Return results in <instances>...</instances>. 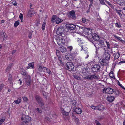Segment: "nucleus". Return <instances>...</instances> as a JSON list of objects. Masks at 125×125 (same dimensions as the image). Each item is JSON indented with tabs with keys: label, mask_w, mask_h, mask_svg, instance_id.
Masks as SVG:
<instances>
[{
	"label": "nucleus",
	"mask_w": 125,
	"mask_h": 125,
	"mask_svg": "<svg viewBox=\"0 0 125 125\" xmlns=\"http://www.w3.org/2000/svg\"><path fill=\"white\" fill-rule=\"evenodd\" d=\"M38 69L40 72L42 71H45V70H47V68L44 67L43 66H39Z\"/></svg>",
	"instance_id": "a211bd4d"
},
{
	"label": "nucleus",
	"mask_w": 125,
	"mask_h": 125,
	"mask_svg": "<svg viewBox=\"0 0 125 125\" xmlns=\"http://www.w3.org/2000/svg\"><path fill=\"white\" fill-rule=\"evenodd\" d=\"M79 114H81L82 112V110L81 109L79 108Z\"/></svg>",
	"instance_id": "4d7b16f0"
},
{
	"label": "nucleus",
	"mask_w": 125,
	"mask_h": 125,
	"mask_svg": "<svg viewBox=\"0 0 125 125\" xmlns=\"http://www.w3.org/2000/svg\"><path fill=\"white\" fill-rule=\"evenodd\" d=\"M65 66L66 67L67 69L69 71L72 70L74 68V66L73 63L71 62H67Z\"/></svg>",
	"instance_id": "39448f33"
},
{
	"label": "nucleus",
	"mask_w": 125,
	"mask_h": 125,
	"mask_svg": "<svg viewBox=\"0 0 125 125\" xmlns=\"http://www.w3.org/2000/svg\"><path fill=\"white\" fill-rule=\"evenodd\" d=\"M81 48H82V50H83V49H86V47H85V46H84L83 45H82L81 46Z\"/></svg>",
	"instance_id": "5fc2aeb1"
},
{
	"label": "nucleus",
	"mask_w": 125,
	"mask_h": 125,
	"mask_svg": "<svg viewBox=\"0 0 125 125\" xmlns=\"http://www.w3.org/2000/svg\"><path fill=\"white\" fill-rule=\"evenodd\" d=\"M64 28L63 27H60L57 29L56 31V34L59 35H61L64 32Z\"/></svg>",
	"instance_id": "0eeeda50"
},
{
	"label": "nucleus",
	"mask_w": 125,
	"mask_h": 125,
	"mask_svg": "<svg viewBox=\"0 0 125 125\" xmlns=\"http://www.w3.org/2000/svg\"><path fill=\"white\" fill-rule=\"evenodd\" d=\"M92 80L93 79H98L99 78V76L98 75L94 74L92 75Z\"/></svg>",
	"instance_id": "7c9ffc66"
},
{
	"label": "nucleus",
	"mask_w": 125,
	"mask_h": 125,
	"mask_svg": "<svg viewBox=\"0 0 125 125\" xmlns=\"http://www.w3.org/2000/svg\"><path fill=\"white\" fill-rule=\"evenodd\" d=\"M114 93L116 95H118L119 94V91L118 90H115L114 91Z\"/></svg>",
	"instance_id": "37998d69"
},
{
	"label": "nucleus",
	"mask_w": 125,
	"mask_h": 125,
	"mask_svg": "<svg viewBox=\"0 0 125 125\" xmlns=\"http://www.w3.org/2000/svg\"><path fill=\"white\" fill-rule=\"evenodd\" d=\"M91 108L94 109H96V107L94 105H92L91 106Z\"/></svg>",
	"instance_id": "3c124183"
},
{
	"label": "nucleus",
	"mask_w": 125,
	"mask_h": 125,
	"mask_svg": "<svg viewBox=\"0 0 125 125\" xmlns=\"http://www.w3.org/2000/svg\"><path fill=\"white\" fill-rule=\"evenodd\" d=\"M22 98L23 99V100L24 101L27 102L28 101V100L27 97H25V96H23L22 97Z\"/></svg>",
	"instance_id": "c9c22d12"
},
{
	"label": "nucleus",
	"mask_w": 125,
	"mask_h": 125,
	"mask_svg": "<svg viewBox=\"0 0 125 125\" xmlns=\"http://www.w3.org/2000/svg\"><path fill=\"white\" fill-rule=\"evenodd\" d=\"M75 57V54H70L69 56V60H72Z\"/></svg>",
	"instance_id": "2f4dec72"
},
{
	"label": "nucleus",
	"mask_w": 125,
	"mask_h": 125,
	"mask_svg": "<svg viewBox=\"0 0 125 125\" xmlns=\"http://www.w3.org/2000/svg\"><path fill=\"white\" fill-rule=\"evenodd\" d=\"M103 92H105L106 94H112L113 92V89L112 88L110 87L106 89H103Z\"/></svg>",
	"instance_id": "1a4fd4ad"
},
{
	"label": "nucleus",
	"mask_w": 125,
	"mask_h": 125,
	"mask_svg": "<svg viewBox=\"0 0 125 125\" xmlns=\"http://www.w3.org/2000/svg\"><path fill=\"white\" fill-rule=\"evenodd\" d=\"M93 2L92 1L91 2H90V4L89 5V7L90 8L91 7V6L93 4Z\"/></svg>",
	"instance_id": "052dcab7"
},
{
	"label": "nucleus",
	"mask_w": 125,
	"mask_h": 125,
	"mask_svg": "<svg viewBox=\"0 0 125 125\" xmlns=\"http://www.w3.org/2000/svg\"><path fill=\"white\" fill-rule=\"evenodd\" d=\"M19 24V22L18 21H16L15 22L14 24V27H16Z\"/></svg>",
	"instance_id": "4c0bfd02"
},
{
	"label": "nucleus",
	"mask_w": 125,
	"mask_h": 125,
	"mask_svg": "<svg viewBox=\"0 0 125 125\" xmlns=\"http://www.w3.org/2000/svg\"><path fill=\"white\" fill-rule=\"evenodd\" d=\"M57 42L59 45L60 46H62L64 44L65 42L64 38H59L58 37L57 39H56Z\"/></svg>",
	"instance_id": "423d86ee"
},
{
	"label": "nucleus",
	"mask_w": 125,
	"mask_h": 125,
	"mask_svg": "<svg viewBox=\"0 0 125 125\" xmlns=\"http://www.w3.org/2000/svg\"><path fill=\"white\" fill-rule=\"evenodd\" d=\"M106 43L107 44L108 48H110V44L109 42L107 41H106Z\"/></svg>",
	"instance_id": "09e8293b"
},
{
	"label": "nucleus",
	"mask_w": 125,
	"mask_h": 125,
	"mask_svg": "<svg viewBox=\"0 0 125 125\" xmlns=\"http://www.w3.org/2000/svg\"><path fill=\"white\" fill-rule=\"evenodd\" d=\"M26 78V79L25 78L24 80L28 85H29L31 84V78L29 75L27 76Z\"/></svg>",
	"instance_id": "9b49d317"
},
{
	"label": "nucleus",
	"mask_w": 125,
	"mask_h": 125,
	"mask_svg": "<svg viewBox=\"0 0 125 125\" xmlns=\"http://www.w3.org/2000/svg\"><path fill=\"white\" fill-rule=\"evenodd\" d=\"M35 13V11L32 9L31 8L30 9L28 12L27 16L29 17H31Z\"/></svg>",
	"instance_id": "f8f14e48"
},
{
	"label": "nucleus",
	"mask_w": 125,
	"mask_h": 125,
	"mask_svg": "<svg viewBox=\"0 0 125 125\" xmlns=\"http://www.w3.org/2000/svg\"><path fill=\"white\" fill-rule=\"evenodd\" d=\"M79 34L81 35L86 37L89 40H90L92 38L95 40H99V36L97 34L95 33L93 34L92 29L79 26Z\"/></svg>",
	"instance_id": "f257e3e1"
},
{
	"label": "nucleus",
	"mask_w": 125,
	"mask_h": 125,
	"mask_svg": "<svg viewBox=\"0 0 125 125\" xmlns=\"http://www.w3.org/2000/svg\"><path fill=\"white\" fill-rule=\"evenodd\" d=\"M23 15L21 13H20L19 15V18L21 22H23Z\"/></svg>",
	"instance_id": "473e14b6"
},
{
	"label": "nucleus",
	"mask_w": 125,
	"mask_h": 125,
	"mask_svg": "<svg viewBox=\"0 0 125 125\" xmlns=\"http://www.w3.org/2000/svg\"><path fill=\"white\" fill-rule=\"evenodd\" d=\"M63 21V20L57 17L56 15H53L52 17L51 21L52 23L55 22L56 24H58L62 22Z\"/></svg>",
	"instance_id": "f03ea898"
},
{
	"label": "nucleus",
	"mask_w": 125,
	"mask_h": 125,
	"mask_svg": "<svg viewBox=\"0 0 125 125\" xmlns=\"http://www.w3.org/2000/svg\"><path fill=\"white\" fill-rule=\"evenodd\" d=\"M105 1L107 3L108 5L110 6L111 7H112V5L111 4V3L109 1H108L107 0H105Z\"/></svg>",
	"instance_id": "de8ad7c7"
},
{
	"label": "nucleus",
	"mask_w": 125,
	"mask_h": 125,
	"mask_svg": "<svg viewBox=\"0 0 125 125\" xmlns=\"http://www.w3.org/2000/svg\"><path fill=\"white\" fill-rule=\"evenodd\" d=\"M114 57L115 59L118 58L120 56V54L118 52H115L114 54Z\"/></svg>",
	"instance_id": "4be33fe9"
},
{
	"label": "nucleus",
	"mask_w": 125,
	"mask_h": 125,
	"mask_svg": "<svg viewBox=\"0 0 125 125\" xmlns=\"http://www.w3.org/2000/svg\"><path fill=\"white\" fill-rule=\"evenodd\" d=\"M45 72H47V73H48V74H51V71L49 70L47 68V70H46L45 71Z\"/></svg>",
	"instance_id": "c03bdc74"
},
{
	"label": "nucleus",
	"mask_w": 125,
	"mask_h": 125,
	"mask_svg": "<svg viewBox=\"0 0 125 125\" xmlns=\"http://www.w3.org/2000/svg\"><path fill=\"white\" fill-rule=\"evenodd\" d=\"M59 50L62 53H65L67 50L66 47L64 46L61 47L59 49Z\"/></svg>",
	"instance_id": "f3484780"
},
{
	"label": "nucleus",
	"mask_w": 125,
	"mask_h": 125,
	"mask_svg": "<svg viewBox=\"0 0 125 125\" xmlns=\"http://www.w3.org/2000/svg\"><path fill=\"white\" fill-rule=\"evenodd\" d=\"M83 63H82V62H80L79 63V66H81L82 65H83Z\"/></svg>",
	"instance_id": "13d9d810"
},
{
	"label": "nucleus",
	"mask_w": 125,
	"mask_h": 125,
	"mask_svg": "<svg viewBox=\"0 0 125 125\" xmlns=\"http://www.w3.org/2000/svg\"><path fill=\"white\" fill-rule=\"evenodd\" d=\"M74 109L73 110V112L72 113V115L73 118L75 120V121L77 123L78 122V119L76 118L75 115H77L78 114V107H73Z\"/></svg>",
	"instance_id": "7ed1b4c3"
},
{
	"label": "nucleus",
	"mask_w": 125,
	"mask_h": 125,
	"mask_svg": "<svg viewBox=\"0 0 125 125\" xmlns=\"http://www.w3.org/2000/svg\"><path fill=\"white\" fill-rule=\"evenodd\" d=\"M113 36L115 37V38H116V39H117V37H118V36H116L115 35H114V34H113Z\"/></svg>",
	"instance_id": "338daca9"
},
{
	"label": "nucleus",
	"mask_w": 125,
	"mask_h": 125,
	"mask_svg": "<svg viewBox=\"0 0 125 125\" xmlns=\"http://www.w3.org/2000/svg\"><path fill=\"white\" fill-rule=\"evenodd\" d=\"M69 17L72 18H75V13L74 11H71L70 12Z\"/></svg>",
	"instance_id": "2eb2a0df"
},
{
	"label": "nucleus",
	"mask_w": 125,
	"mask_h": 125,
	"mask_svg": "<svg viewBox=\"0 0 125 125\" xmlns=\"http://www.w3.org/2000/svg\"><path fill=\"white\" fill-rule=\"evenodd\" d=\"M19 81H20V85H21L22 84V81L20 79H19Z\"/></svg>",
	"instance_id": "0e129e2a"
},
{
	"label": "nucleus",
	"mask_w": 125,
	"mask_h": 125,
	"mask_svg": "<svg viewBox=\"0 0 125 125\" xmlns=\"http://www.w3.org/2000/svg\"><path fill=\"white\" fill-rule=\"evenodd\" d=\"M68 49H69V50H70V51H71L73 49V47L71 46H70L68 47Z\"/></svg>",
	"instance_id": "8fccbe9b"
},
{
	"label": "nucleus",
	"mask_w": 125,
	"mask_h": 125,
	"mask_svg": "<svg viewBox=\"0 0 125 125\" xmlns=\"http://www.w3.org/2000/svg\"><path fill=\"white\" fill-rule=\"evenodd\" d=\"M58 59H59V61L60 62V63H61V64H62V61L61 60V58L60 57H59Z\"/></svg>",
	"instance_id": "6e6d98bb"
},
{
	"label": "nucleus",
	"mask_w": 125,
	"mask_h": 125,
	"mask_svg": "<svg viewBox=\"0 0 125 125\" xmlns=\"http://www.w3.org/2000/svg\"><path fill=\"white\" fill-rule=\"evenodd\" d=\"M46 24V23L45 22H44L42 27V28L43 30H44L45 29V25Z\"/></svg>",
	"instance_id": "e433bc0d"
},
{
	"label": "nucleus",
	"mask_w": 125,
	"mask_h": 125,
	"mask_svg": "<svg viewBox=\"0 0 125 125\" xmlns=\"http://www.w3.org/2000/svg\"><path fill=\"white\" fill-rule=\"evenodd\" d=\"M21 70V74L23 75H26L27 74V73L25 70L23 69H22Z\"/></svg>",
	"instance_id": "c756f323"
},
{
	"label": "nucleus",
	"mask_w": 125,
	"mask_h": 125,
	"mask_svg": "<svg viewBox=\"0 0 125 125\" xmlns=\"http://www.w3.org/2000/svg\"><path fill=\"white\" fill-rule=\"evenodd\" d=\"M117 39L118 40H120V41H122V40L121 39V38L119 37H118Z\"/></svg>",
	"instance_id": "bf43d9fd"
},
{
	"label": "nucleus",
	"mask_w": 125,
	"mask_h": 125,
	"mask_svg": "<svg viewBox=\"0 0 125 125\" xmlns=\"http://www.w3.org/2000/svg\"><path fill=\"white\" fill-rule=\"evenodd\" d=\"M100 62L103 66H106L108 64V61L107 60L103 59L100 61Z\"/></svg>",
	"instance_id": "ddd939ff"
},
{
	"label": "nucleus",
	"mask_w": 125,
	"mask_h": 125,
	"mask_svg": "<svg viewBox=\"0 0 125 125\" xmlns=\"http://www.w3.org/2000/svg\"><path fill=\"white\" fill-rule=\"evenodd\" d=\"M28 66L30 68H33L34 67V62H33L29 63L28 64Z\"/></svg>",
	"instance_id": "cd10ccee"
},
{
	"label": "nucleus",
	"mask_w": 125,
	"mask_h": 125,
	"mask_svg": "<svg viewBox=\"0 0 125 125\" xmlns=\"http://www.w3.org/2000/svg\"><path fill=\"white\" fill-rule=\"evenodd\" d=\"M97 43L100 46H101L103 47L105 46L104 42L103 40H99L97 41Z\"/></svg>",
	"instance_id": "6ab92c4d"
},
{
	"label": "nucleus",
	"mask_w": 125,
	"mask_h": 125,
	"mask_svg": "<svg viewBox=\"0 0 125 125\" xmlns=\"http://www.w3.org/2000/svg\"><path fill=\"white\" fill-rule=\"evenodd\" d=\"M36 110L38 112L40 113H41L42 111V110H39V108H37L36 109Z\"/></svg>",
	"instance_id": "864d4df0"
},
{
	"label": "nucleus",
	"mask_w": 125,
	"mask_h": 125,
	"mask_svg": "<svg viewBox=\"0 0 125 125\" xmlns=\"http://www.w3.org/2000/svg\"><path fill=\"white\" fill-rule=\"evenodd\" d=\"M96 110H100L103 109L104 106L102 105H99L98 106H96Z\"/></svg>",
	"instance_id": "5701e85b"
},
{
	"label": "nucleus",
	"mask_w": 125,
	"mask_h": 125,
	"mask_svg": "<svg viewBox=\"0 0 125 125\" xmlns=\"http://www.w3.org/2000/svg\"><path fill=\"white\" fill-rule=\"evenodd\" d=\"M92 78V75H89L87 76H86L84 77V79H85L91 80Z\"/></svg>",
	"instance_id": "bb28decb"
},
{
	"label": "nucleus",
	"mask_w": 125,
	"mask_h": 125,
	"mask_svg": "<svg viewBox=\"0 0 125 125\" xmlns=\"http://www.w3.org/2000/svg\"><path fill=\"white\" fill-rule=\"evenodd\" d=\"M69 54L67 53H66L65 55V58L67 60H69Z\"/></svg>",
	"instance_id": "ea45409f"
},
{
	"label": "nucleus",
	"mask_w": 125,
	"mask_h": 125,
	"mask_svg": "<svg viewBox=\"0 0 125 125\" xmlns=\"http://www.w3.org/2000/svg\"><path fill=\"white\" fill-rule=\"evenodd\" d=\"M117 83L118 85L120 86H121L122 85V84L120 83L118 81Z\"/></svg>",
	"instance_id": "69168bd1"
},
{
	"label": "nucleus",
	"mask_w": 125,
	"mask_h": 125,
	"mask_svg": "<svg viewBox=\"0 0 125 125\" xmlns=\"http://www.w3.org/2000/svg\"><path fill=\"white\" fill-rule=\"evenodd\" d=\"M78 34V32L77 31H76L75 32H74L73 33V35L74 36V35H75V34Z\"/></svg>",
	"instance_id": "e2e57ef3"
},
{
	"label": "nucleus",
	"mask_w": 125,
	"mask_h": 125,
	"mask_svg": "<svg viewBox=\"0 0 125 125\" xmlns=\"http://www.w3.org/2000/svg\"><path fill=\"white\" fill-rule=\"evenodd\" d=\"M61 112L62 114L65 116H67L68 115V113L64 111V109L62 108L61 107Z\"/></svg>",
	"instance_id": "412c9836"
},
{
	"label": "nucleus",
	"mask_w": 125,
	"mask_h": 125,
	"mask_svg": "<svg viewBox=\"0 0 125 125\" xmlns=\"http://www.w3.org/2000/svg\"><path fill=\"white\" fill-rule=\"evenodd\" d=\"M1 35L3 38L4 39L5 38H8V36L6 33L3 31L1 33Z\"/></svg>",
	"instance_id": "b1692460"
},
{
	"label": "nucleus",
	"mask_w": 125,
	"mask_h": 125,
	"mask_svg": "<svg viewBox=\"0 0 125 125\" xmlns=\"http://www.w3.org/2000/svg\"><path fill=\"white\" fill-rule=\"evenodd\" d=\"M28 37L30 38H31L32 37L31 34H30L28 36Z\"/></svg>",
	"instance_id": "680f3d73"
},
{
	"label": "nucleus",
	"mask_w": 125,
	"mask_h": 125,
	"mask_svg": "<svg viewBox=\"0 0 125 125\" xmlns=\"http://www.w3.org/2000/svg\"><path fill=\"white\" fill-rule=\"evenodd\" d=\"M100 68V67L98 65H94L92 68V71L94 72H98Z\"/></svg>",
	"instance_id": "9d476101"
},
{
	"label": "nucleus",
	"mask_w": 125,
	"mask_h": 125,
	"mask_svg": "<svg viewBox=\"0 0 125 125\" xmlns=\"http://www.w3.org/2000/svg\"><path fill=\"white\" fill-rule=\"evenodd\" d=\"M115 98L114 96H111L107 97V100L109 102H111L113 101Z\"/></svg>",
	"instance_id": "aec40b11"
},
{
	"label": "nucleus",
	"mask_w": 125,
	"mask_h": 125,
	"mask_svg": "<svg viewBox=\"0 0 125 125\" xmlns=\"http://www.w3.org/2000/svg\"><path fill=\"white\" fill-rule=\"evenodd\" d=\"M110 55L109 53H106L105 54V58L106 60H107L108 61L109 59L110 58Z\"/></svg>",
	"instance_id": "a878e982"
},
{
	"label": "nucleus",
	"mask_w": 125,
	"mask_h": 125,
	"mask_svg": "<svg viewBox=\"0 0 125 125\" xmlns=\"http://www.w3.org/2000/svg\"><path fill=\"white\" fill-rule=\"evenodd\" d=\"M67 25V27L71 30H73L76 27V26L73 24H70Z\"/></svg>",
	"instance_id": "dca6fc26"
},
{
	"label": "nucleus",
	"mask_w": 125,
	"mask_h": 125,
	"mask_svg": "<svg viewBox=\"0 0 125 125\" xmlns=\"http://www.w3.org/2000/svg\"><path fill=\"white\" fill-rule=\"evenodd\" d=\"M100 1V3L102 5H105L108 7L107 5H106L103 0H99Z\"/></svg>",
	"instance_id": "72a5a7b5"
},
{
	"label": "nucleus",
	"mask_w": 125,
	"mask_h": 125,
	"mask_svg": "<svg viewBox=\"0 0 125 125\" xmlns=\"http://www.w3.org/2000/svg\"><path fill=\"white\" fill-rule=\"evenodd\" d=\"M21 120L23 122L27 123L30 122L31 120V118L28 115H24L21 117Z\"/></svg>",
	"instance_id": "20e7f679"
},
{
	"label": "nucleus",
	"mask_w": 125,
	"mask_h": 125,
	"mask_svg": "<svg viewBox=\"0 0 125 125\" xmlns=\"http://www.w3.org/2000/svg\"><path fill=\"white\" fill-rule=\"evenodd\" d=\"M57 116L55 115H52V117L51 119H50L49 118L47 117L45 118V120L49 123L51 122L52 120V119H53L54 118H56Z\"/></svg>",
	"instance_id": "4468645a"
},
{
	"label": "nucleus",
	"mask_w": 125,
	"mask_h": 125,
	"mask_svg": "<svg viewBox=\"0 0 125 125\" xmlns=\"http://www.w3.org/2000/svg\"><path fill=\"white\" fill-rule=\"evenodd\" d=\"M13 5L14 6H16L17 5V3L16 2H15L13 3Z\"/></svg>",
	"instance_id": "774afa93"
},
{
	"label": "nucleus",
	"mask_w": 125,
	"mask_h": 125,
	"mask_svg": "<svg viewBox=\"0 0 125 125\" xmlns=\"http://www.w3.org/2000/svg\"><path fill=\"white\" fill-rule=\"evenodd\" d=\"M115 25L116 26L120 28L121 27V25L119 24L118 23H116Z\"/></svg>",
	"instance_id": "49530a36"
},
{
	"label": "nucleus",
	"mask_w": 125,
	"mask_h": 125,
	"mask_svg": "<svg viewBox=\"0 0 125 125\" xmlns=\"http://www.w3.org/2000/svg\"><path fill=\"white\" fill-rule=\"evenodd\" d=\"M5 120V119H2L1 120H0V125H1L3 122H4Z\"/></svg>",
	"instance_id": "79ce46f5"
},
{
	"label": "nucleus",
	"mask_w": 125,
	"mask_h": 125,
	"mask_svg": "<svg viewBox=\"0 0 125 125\" xmlns=\"http://www.w3.org/2000/svg\"><path fill=\"white\" fill-rule=\"evenodd\" d=\"M35 98L38 104L40 105V106H41V108L42 109H43L44 107V104L43 103L41 102V99L40 98L39 96H36Z\"/></svg>",
	"instance_id": "6e6552de"
},
{
	"label": "nucleus",
	"mask_w": 125,
	"mask_h": 125,
	"mask_svg": "<svg viewBox=\"0 0 125 125\" xmlns=\"http://www.w3.org/2000/svg\"><path fill=\"white\" fill-rule=\"evenodd\" d=\"M21 98H19L17 100L14 101L13 103H15L16 104H18L21 103Z\"/></svg>",
	"instance_id": "393cba45"
},
{
	"label": "nucleus",
	"mask_w": 125,
	"mask_h": 125,
	"mask_svg": "<svg viewBox=\"0 0 125 125\" xmlns=\"http://www.w3.org/2000/svg\"><path fill=\"white\" fill-rule=\"evenodd\" d=\"M116 10L118 14L120 17H121L122 16V14L121 13V12L122 11L121 10Z\"/></svg>",
	"instance_id": "f704fd0d"
},
{
	"label": "nucleus",
	"mask_w": 125,
	"mask_h": 125,
	"mask_svg": "<svg viewBox=\"0 0 125 125\" xmlns=\"http://www.w3.org/2000/svg\"><path fill=\"white\" fill-rule=\"evenodd\" d=\"M86 21V19L85 18H82V21L83 23H85Z\"/></svg>",
	"instance_id": "58836bf2"
},
{
	"label": "nucleus",
	"mask_w": 125,
	"mask_h": 125,
	"mask_svg": "<svg viewBox=\"0 0 125 125\" xmlns=\"http://www.w3.org/2000/svg\"><path fill=\"white\" fill-rule=\"evenodd\" d=\"M123 63H125V61H121L118 63V64L119 65L122 64Z\"/></svg>",
	"instance_id": "a18cd8bd"
},
{
	"label": "nucleus",
	"mask_w": 125,
	"mask_h": 125,
	"mask_svg": "<svg viewBox=\"0 0 125 125\" xmlns=\"http://www.w3.org/2000/svg\"><path fill=\"white\" fill-rule=\"evenodd\" d=\"M109 75L110 77L111 78H112L113 79H115V77L114 76V75L113 72H111L109 73Z\"/></svg>",
	"instance_id": "c85d7f7f"
},
{
	"label": "nucleus",
	"mask_w": 125,
	"mask_h": 125,
	"mask_svg": "<svg viewBox=\"0 0 125 125\" xmlns=\"http://www.w3.org/2000/svg\"><path fill=\"white\" fill-rule=\"evenodd\" d=\"M4 87V85H0V92L3 88Z\"/></svg>",
	"instance_id": "603ef678"
},
{
	"label": "nucleus",
	"mask_w": 125,
	"mask_h": 125,
	"mask_svg": "<svg viewBox=\"0 0 125 125\" xmlns=\"http://www.w3.org/2000/svg\"><path fill=\"white\" fill-rule=\"evenodd\" d=\"M95 122L97 125H101V124L97 120H95Z\"/></svg>",
	"instance_id": "a19ab883"
}]
</instances>
